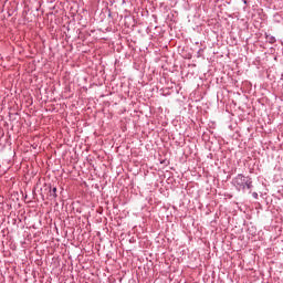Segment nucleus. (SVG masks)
Here are the masks:
<instances>
[{"instance_id": "nucleus-1", "label": "nucleus", "mask_w": 283, "mask_h": 283, "mask_svg": "<svg viewBox=\"0 0 283 283\" xmlns=\"http://www.w3.org/2000/svg\"><path fill=\"white\" fill-rule=\"evenodd\" d=\"M234 186L239 191H244L245 189H251V178L244 177L243 175H238L234 180Z\"/></svg>"}, {"instance_id": "nucleus-2", "label": "nucleus", "mask_w": 283, "mask_h": 283, "mask_svg": "<svg viewBox=\"0 0 283 283\" xmlns=\"http://www.w3.org/2000/svg\"><path fill=\"white\" fill-rule=\"evenodd\" d=\"M51 196H53V198H56V188H53L51 190Z\"/></svg>"}]
</instances>
